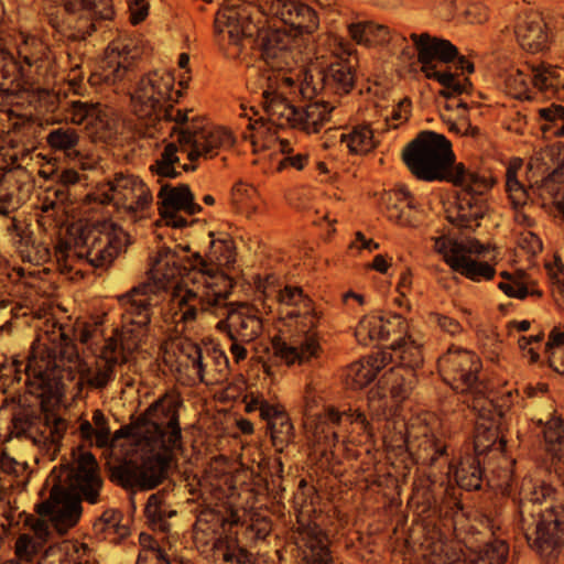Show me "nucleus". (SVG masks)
<instances>
[{"mask_svg":"<svg viewBox=\"0 0 564 564\" xmlns=\"http://www.w3.org/2000/svg\"><path fill=\"white\" fill-rule=\"evenodd\" d=\"M219 263L204 259L199 253L181 257L171 249H161L152 258L148 272L149 282L134 286L119 296L123 307L122 321L138 328L147 327L151 322L153 295L167 289L178 275L182 281L173 285L172 295L177 301L180 321L193 322L199 311L213 306L226 305L234 280L228 272L220 270Z\"/></svg>","mask_w":564,"mask_h":564,"instance_id":"nucleus-1","label":"nucleus"},{"mask_svg":"<svg viewBox=\"0 0 564 564\" xmlns=\"http://www.w3.org/2000/svg\"><path fill=\"white\" fill-rule=\"evenodd\" d=\"M409 171L421 181H445L460 187L457 207L448 212L447 219L457 228L470 229L486 213L482 195L491 187L486 176L469 172L455 162L451 142L433 131L421 132L402 152Z\"/></svg>","mask_w":564,"mask_h":564,"instance_id":"nucleus-2","label":"nucleus"},{"mask_svg":"<svg viewBox=\"0 0 564 564\" xmlns=\"http://www.w3.org/2000/svg\"><path fill=\"white\" fill-rule=\"evenodd\" d=\"M180 406L176 395L165 394L128 426L137 445L149 455L143 456L140 464L129 460L113 469L112 475L122 487L151 490L166 478L169 453L182 442Z\"/></svg>","mask_w":564,"mask_h":564,"instance_id":"nucleus-3","label":"nucleus"},{"mask_svg":"<svg viewBox=\"0 0 564 564\" xmlns=\"http://www.w3.org/2000/svg\"><path fill=\"white\" fill-rule=\"evenodd\" d=\"M64 482L65 487L54 486L50 498L37 507V512L47 517L51 524L44 519H36L32 524L34 535L21 534L17 539L14 552L19 558L33 561L47 541L51 525L61 534L74 527L82 514V500L93 505L99 501L102 479L94 455L80 454L76 464L65 471Z\"/></svg>","mask_w":564,"mask_h":564,"instance_id":"nucleus-4","label":"nucleus"},{"mask_svg":"<svg viewBox=\"0 0 564 564\" xmlns=\"http://www.w3.org/2000/svg\"><path fill=\"white\" fill-rule=\"evenodd\" d=\"M261 13L259 9L248 2L229 3L221 8L215 19L217 33H227L234 44H239L242 39H252L257 35L256 43L261 58L267 65L280 72L291 66L294 62L293 39L286 30H263L259 26Z\"/></svg>","mask_w":564,"mask_h":564,"instance_id":"nucleus-5","label":"nucleus"},{"mask_svg":"<svg viewBox=\"0 0 564 564\" xmlns=\"http://www.w3.org/2000/svg\"><path fill=\"white\" fill-rule=\"evenodd\" d=\"M192 110H181L170 105L166 108L161 107L158 115H153L152 120L164 118L173 122L170 137L176 141L182 151L187 152L189 161L198 158L212 159L218 154L219 150L232 144L231 134L216 127H203L196 119H189Z\"/></svg>","mask_w":564,"mask_h":564,"instance_id":"nucleus-6","label":"nucleus"},{"mask_svg":"<svg viewBox=\"0 0 564 564\" xmlns=\"http://www.w3.org/2000/svg\"><path fill=\"white\" fill-rule=\"evenodd\" d=\"M262 107L271 120L279 124L297 127L301 117L300 107L295 104L301 96L312 99L317 95V87L313 84V76H305L297 85L293 78L284 73L271 72L262 76Z\"/></svg>","mask_w":564,"mask_h":564,"instance_id":"nucleus-7","label":"nucleus"},{"mask_svg":"<svg viewBox=\"0 0 564 564\" xmlns=\"http://www.w3.org/2000/svg\"><path fill=\"white\" fill-rule=\"evenodd\" d=\"M417 50V61L422 64V72L427 78L437 80L443 89L440 94L445 98H452L467 91L470 86L468 78L459 79L457 74L449 70L437 69L436 62L447 64L458 55L456 46L449 41L431 36L427 33L410 35Z\"/></svg>","mask_w":564,"mask_h":564,"instance_id":"nucleus-8","label":"nucleus"},{"mask_svg":"<svg viewBox=\"0 0 564 564\" xmlns=\"http://www.w3.org/2000/svg\"><path fill=\"white\" fill-rule=\"evenodd\" d=\"M148 185L138 176L123 172L115 173L106 183L98 185L96 192L88 194V203L112 205L118 213L137 217L152 203Z\"/></svg>","mask_w":564,"mask_h":564,"instance_id":"nucleus-9","label":"nucleus"},{"mask_svg":"<svg viewBox=\"0 0 564 564\" xmlns=\"http://www.w3.org/2000/svg\"><path fill=\"white\" fill-rule=\"evenodd\" d=\"M538 518H525L517 521L529 546L534 550L546 564L555 561L564 547V519L556 510L538 511Z\"/></svg>","mask_w":564,"mask_h":564,"instance_id":"nucleus-10","label":"nucleus"},{"mask_svg":"<svg viewBox=\"0 0 564 564\" xmlns=\"http://www.w3.org/2000/svg\"><path fill=\"white\" fill-rule=\"evenodd\" d=\"M174 82V76L165 70H153L143 76L131 96L134 113L152 121L163 102L172 98Z\"/></svg>","mask_w":564,"mask_h":564,"instance_id":"nucleus-11","label":"nucleus"},{"mask_svg":"<svg viewBox=\"0 0 564 564\" xmlns=\"http://www.w3.org/2000/svg\"><path fill=\"white\" fill-rule=\"evenodd\" d=\"M438 364L454 390L470 391L475 394L482 393L484 386L477 378L481 365L475 354L463 349H448Z\"/></svg>","mask_w":564,"mask_h":564,"instance_id":"nucleus-12","label":"nucleus"},{"mask_svg":"<svg viewBox=\"0 0 564 564\" xmlns=\"http://www.w3.org/2000/svg\"><path fill=\"white\" fill-rule=\"evenodd\" d=\"M141 51L133 39L119 37L107 47L99 74L89 77L90 85H97L100 80L107 84H116L126 78L134 61Z\"/></svg>","mask_w":564,"mask_h":564,"instance_id":"nucleus-13","label":"nucleus"},{"mask_svg":"<svg viewBox=\"0 0 564 564\" xmlns=\"http://www.w3.org/2000/svg\"><path fill=\"white\" fill-rule=\"evenodd\" d=\"M127 349L130 350V347L124 346L122 336L107 339L95 364L79 370L80 381L91 389H105L115 378L116 366L128 361Z\"/></svg>","mask_w":564,"mask_h":564,"instance_id":"nucleus-14","label":"nucleus"},{"mask_svg":"<svg viewBox=\"0 0 564 564\" xmlns=\"http://www.w3.org/2000/svg\"><path fill=\"white\" fill-rule=\"evenodd\" d=\"M160 215L166 226L182 228L187 225V220L178 213L184 210L188 215H195L202 210V207L194 203V195L185 184L178 186L162 185L159 192Z\"/></svg>","mask_w":564,"mask_h":564,"instance_id":"nucleus-15","label":"nucleus"},{"mask_svg":"<svg viewBox=\"0 0 564 564\" xmlns=\"http://www.w3.org/2000/svg\"><path fill=\"white\" fill-rule=\"evenodd\" d=\"M226 322H220L227 328L228 336L231 340H240L241 343H250L254 340L262 330V322L257 315V310L247 304H230Z\"/></svg>","mask_w":564,"mask_h":564,"instance_id":"nucleus-16","label":"nucleus"},{"mask_svg":"<svg viewBox=\"0 0 564 564\" xmlns=\"http://www.w3.org/2000/svg\"><path fill=\"white\" fill-rule=\"evenodd\" d=\"M484 249H437L444 261L456 272L473 281L491 280L494 267L478 258Z\"/></svg>","mask_w":564,"mask_h":564,"instance_id":"nucleus-17","label":"nucleus"},{"mask_svg":"<svg viewBox=\"0 0 564 564\" xmlns=\"http://www.w3.org/2000/svg\"><path fill=\"white\" fill-rule=\"evenodd\" d=\"M270 12L279 18L291 30L301 33H313L318 26L315 11L299 0H273Z\"/></svg>","mask_w":564,"mask_h":564,"instance_id":"nucleus-18","label":"nucleus"},{"mask_svg":"<svg viewBox=\"0 0 564 564\" xmlns=\"http://www.w3.org/2000/svg\"><path fill=\"white\" fill-rule=\"evenodd\" d=\"M305 76H313V84L319 91H330L335 95L348 94L355 84V73L352 66L347 62H337L328 66L326 69H316L314 74L312 70L306 73Z\"/></svg>","mask_w":564,"mask_h":564,"instance_id":"nucleus-19","label":"nucleus"},{"mask_svg":"<svg viewBox=\"0 0 564 564\" xmlns=\"http://www.w3.org/2000/svg\"><path fill=\"white\" fill-rule=\"evenodd\" d=\"M381 203L388 219L398 225L415 226L421 220L414 197L404 187L386 192Z\"/></svg>","mask_w":564,"mask_h":564,"instance_id":"nucleus-20","label":"nucleus"},{"mask_svg":"<svg viewBox=\"0 0 564 564\" xmlns=\"http://www.w3.org/2000/svg\"><path fill=\"white\" fill-rule=\"evenodd\" d=\"M553 495V488L544 482H536L532 479H524L520 490V500L518 503V519L538 518V511L546 512V510H555L551 506L543 509V505H547Z\"/></svg>","mask_w":564,"mask_h":564,"instance_id":"nucleus-21","label":"nucleus"},{"mask_svg":"<svg viewBox=\"0 0 564 564\" xmlns=\"http://www.w3.org/2000/svg\"><path fill=\"white\" fill-rule=\"evenodd\" d=\"M516 35L521 47L531 53L543 51L549 41L546 23L538 12H530L519 18Z\"/></svg>","mask_w":564,"mask_h":564,"instance_id":"nucleus-22","label":"nucleus"},{"mask_svg":"<svg viewBox=\"0 0 564 564\" xmlns=\"http://www.w3.org/2000/svg\"><path fill=\"white\" fill-rule=\"evenodd\" d=\"M260 416L268 422L273 446L283 452L294 438L293 425L281 405L261 402Z\"/></svg>","mask_w":564,"mask_h":564,"instance_id":"nucleus-23","label":"nucleus"},{"mask_svg":"<svg viewBox=\"0 0 564 564\" xmlns=\"http://www.w3.org/2000/svg\"><path fill=\"white\" fill-rule=\"evenodd\" d=\"M319 345L316 339L310 335L301 341L286 343L280 337L272 339V351L275 357H279L288 366L304 365L311 361L312 358L318 357Z\"/></svg>","mask_w":564,"mask_h":564,"instance_id":"nucleus-24","label":"nucleus"},{"mask_svg":"<svg viewBox=\"0 0 564 564\" xmlns=\"http://www.w3.org/2000/svg\"><path fill=\"white\" fill-rule=\"evenodd\" d=\"M541 207L554 218L564 220V164L556 169L535 191Z\"/></svg>","mask_w":564,"mask_h":564,"instance_id":"nucleus-25","label":"nucleus"},{"mask_svg":"<svg viewBox=\"0 0 564 564\" xmlns=\"http://www.w3.org/2000/svg\"><path fill=\"white\" fill-rule=\"evenodd\" d=\"M21 80V87L24 90L34 89L39 96L47 97L50 91L45 88L34 87V80L29 74L28 69L21 65L13 56V54L3 45H0V89L4 86L6 80L14 83Z\"/></svg>","mask_w":564,"mask_h":564,"instance_id":"nucleus-26","label":"nucleus"},{"mask_svg":"<svg viewBox=\"0 0 564 564\" xmlns=\"http://www.w3.org/2000/svg\"><path fill=\"white\" fill-rule=\"evenodd\" d=\"M522 165L521 160H513L510 162L506 172V189L513 208L523 207L530 200L533 204L541 206V198L534 193L538 191L547 178H543L540 184L531 185L530 188H525L518 180V171Z\"/></svg>","mask_w":564,"mask_h":564,"instance_id":"nucleus-27","label":"nucleus"},{"mask_svg":"<svg viewBox=\"0 0 564 564\" xmlns=\"http://www.w3.org/2000/svg\"><path fill=\"white\" fill-rule=\"evenodd\" d=\"M416 382L415 372L403 368H391L378 382V395L386 397L387 391L398 401L406 399Z\"/></svg>","mask_w":564,"mask_h":564,"instance_id":"nucleus-28","label":"nucleus"},{"mask_svg":"<svg viewBox=\"0 0 564 564\" xmlns=\"http://www.w3.org/2000/svg\"><path fill=\"white\" fill-rule=\"evenodd\" d=\"M564 70L558 66L541 63L531 68L533 85L546 97L562 99L564 97Z\"/></svg>","mask_w":564,"mask_h":564,"instance_id":"nucleus-29","label":"nucleus"},{"mask_svg":"<svg viewBox=\"0 0 564 564\" xmlns=\"http://www.w3.org/2000/svg\"><path fill=\"white\" fill-rule=\"evenodd\" d=\"M301 540L306 547L304 560L308 564H334L332 553L328 549L327 536L315 527H307L301 533Z\"/></svg>","mask_w":564,"mask_h":564,"instance_id":"nucleus-30","label":"nucleus"},{"mask_svg":"<svg viewBox=\"0 0 564 564\" xmlns=\"http://www.w3.org/2000/svg\"><path fill=\"white\" fill-rule=\"evenodd\" d=\"M20 39L17 48L18 55L22 59V65L29 73L33 67L36 73H40L48 57L47 45L39 37L25 33H20Z\"/></svg>","mask_w":564,"mask_h":564,"instance_id":"nucleus-31","label":"nucleus"},{"mask_svg":"<svg viewBox=\"0 0 564 564\" xmlns=\"http://www.w3.org/2000/svg\"><path fill=\"white\" fill-rule=\"evenodd\" d=\"M45 140L53 151L63 152L70 160L80 156V151L77 149L80 135L75 128L68 124L52 129Z\"/></svg>","mask_w":564,"mask_h":564,"instance_id":"nucleus-32","label":"nucleus"},{"mask_svg":"<svg viewBox=\"0 0 564 564\" xmlns=\"http://www.w3.org/2000/svg\"><path fill=\"white\" fill-rule=\"evenodd\" d=\"M78 431L84 441L93 444V440H95L98 447H105L110 442V429L101 410H95L93 412L91 422L83 420Z\"/></svg>","mask_w":564,"mask_h":564,"instance_id":"nucleus-33","label":"nucleus"},{"mask_svg":"<svg viewBox=\"0 0 564 564\" xmlns=\"http://www.w3.org/2000/svg\"><path fill=\"white\" fill-rule=\"evenodd\" d=\"M335 106L325 101H315L307 105L304 109L300 107L299 116L301 120L296 128L308 133H317L321 127L329 120V113Z\"/></svg>","mask_w":564,"mask_h":564,"instance_id":"nucleus-34","label":"nucleus"},{"mask_svg":"<svg viewBox=\"0 0 564 564\" xmlns=\"http://www.w3.org/2000/svg\"><path fill=\"white\" fill-rule=\"evenodd\" d=\"M40 416L30 408H19L12 416L11 433L15 436H24L32 440L36 445H41L40 432L37 425Z\"/></svg>","mask_w":564,"mask_h":564,"instance_id":"nucleus-35","label":"nucleus"},{"mask_svg":"<svg viewBox=\"0 0 564 564\" xmlns=\"http://www.w3.org/2000/svg\"><path fill=\"white\" fill-rule=\"evenodd\" d=\"M484 470L478 457L464 458L455 471L457 485L465 490H479L482 485Z\"/></svg>","mask_w":564,"mask_h":564,"instance_id":"nucleus-36","label":"nucleus"},{"mask_svg":"<svg viewBox=\"0 0 564 564\" xmlns=\"http://www.w3.org/2000/svg\"><path fill=\"white\" fill-rule=\"evenodd\" d=\"M70 328L59 326L57 332L58 343L51 349L50 357H52L53 369L63 368L66 364L75 362L78 359L76 346L69 336Z\"/></svg>","mask_w":564,"mask_h":564,"instance_id":"nucleus-37","label":"nucleus"},{"mask_svg":"<svg viewBox=\"0 0 564 564\" xmlns=\"http://www.w3.org/2000/svg\"><path fill=\"white\" fill-rule=\"evenodd\" d=\"M499 440V446L497 449L503 451L506 446V440L503 436H499V433L495 425L490 421L477 422L474 432V451L475 457H480L487 451L491 449Z\"/></svg>","mask_w":564,"mask_h":564,"instance_id":"nucleus-38","label":"nucleus"},{"mask_svg":"<svg viewBox=\"0 0 564 564\" xmlns=\"http://www.w3.org/2000/svg\"><path fill=\"white\" fill-rule=\"evenodd\" d=\"M391 349L398 359L395 368H403L415 372L423 364V355L420 346L410 337H404L391 345Z\"/></svg>","mask_w":564,"mask_h":564,"instance_id":"nucleus-39","label":"nucleus"},{"mask_svg":"<svg viewBox=\"0 0 564 564\" xmlns=\"http://www.w3.org/2000/svg\"><path fill=\"white\" fill-rule=\"evenodd\" d=\"M349 34L358 44L370 46L389 41V30L372 22H359L349 25Z\"/></svg>","mask_w":564,"mask_h":564,"instance_id":"nucleus-40","label":"nucleus"},{"mask_svg":"<svg viewBox=\"0 0 564 564\" xmlns=\"http://www.w3.org/2000/svg\"><path fill=\"white\" fill-rule=\"evenodd\" d=\"M144 513L149 524L162 532H166L170 528L167 519L176 514L174 510H167L163 494L160 491L149 497Z\"/></svg>","mask_w":564,"mask_h":564,"instance_id":"nucleus-41","label":"nucleus"},{"mask_svg":"<svg viewBox=\"0 0 564 564\" xmlns=\"http://www.w3.org/2000/svg\"><path fill=\"white\" fill-rule=\"evenodd\" d=\"M46 198L43 203V210H56L63 215H70L74 213V205L77 200L70 188L53 185L46 189Z\"/></svg>","mask_w":564,"mask_h":564,"instance_id":"nucleus-42","label":"nucleus"},{"mask_svg":"<svg viewBox=\"0 0 564 564\" xmlns=\"http://www.w3.org/2000/svg\"><path fill=\"white\" fill-rule=\"evenodd\" d=\"M66 430L67 422L64 419L53 415L45 416V430L40 432V438L42 440L41 445L48 454H56Z\"/></svg>","mask_w":564,"mask_h":564,"instance_id":"nucleus-43","label":"nucleus"},{"mask_svg":"<svg viewBox=\"0 0 564 564\" xmlns=\"http://www.w3.org/2000/svg\"><path fill=\"white\" fill-rule=\"evenodd\" d=\"M67 117L75 124L84 122L93 123L95 121H102L104 112L99 104L89 101L72 100L67 104L65 109Z\"/></svg>","mask_w":564,"mask_h":564,"instance_id":"nucleus-44","label":"nucleus"},{"mask_svg":"<svg viewBox=\"0 0 564 564\" xmlns=\"http://www.w3.org/2000/svg\"><path fill=\"white\" fill-rule=\"evenodd\" d=\"M389 322L383 317L371 315L365 316L358 324L355 335L360 344L367 345L368 340H380L389 333L386 328Z\"/></svg>","mask_w":564,"mask_h":564,"instance_id":"nucleus-45","label":"nucleus"},{"mask_svg":"<svg viewBox=\"0 0 564 564\" xmlns=\"http://www.w3.org/2000/svg\"><path fill=\"white\" fill-rule=\"evenodd\" d=\"M543 435L547 451L564 463V420L551 417L544 425Z\"/></svg>","mask_w":564,"mask_h":564,"instance_id":"nucleus-46","label":"nucleus"},{"mask_svg":"<svg viewBox=\"0 0 564 564\" xmlns=\"http://www.w3.org/2000/svg\"><path fill=\"white\" fill-rule=\"evenodd\" d=\"M373 365L367 358L352 362L347 369V384L355 390L367 387L375 378Z\"/></svg>","mask_w":564,"mask_h":564,"instance_id":"nucleus-47","label":"nucleus"},{"mask_svg":"<svg viewBox=\"0 0 564 564\" xmlns=\"http://www.w3.org/2000/svg\"><path fill=\"white\" fill-rule=\"evenodd\" d=\"M180 145L176 141H172L166 144L164 151L161 153L160 159L151 165V171L160 176L175 177L178 173L175 170V164H178V156L176 155Z\"/></svg>","mask_w":564,"mask_h":564,"instance_id":"nucleus-48","label":"nucleus"},{"mask_svg":"<svg viewBox=\"0 0 564 564\" xmlns=\"http://www.w3.org/2000/svg\"><path fill=\"white\" fill-rule=\"evenodd\" d=\"M340 139L352 153H366L375 147L372 131L368 127L356 128L349 134H341Z\"/></svg>","mask_w":564,"mask_h":564,"instance_id":"nucleus-49","label":"nucleus"},{"mask_svg":"<svg viewBox=\"0 0 564 564\" xmlns=\"http://www.w3.org/2000/svg\"><path fill=\"white\" fill-rule=\"evenodd\" d=\"M540 117L545 121L541 126L544 133L547 131L554 135H564V107L561 105L552 104L549 107L539 109Z\"/></svg>","mask_w":564,"mask_h":564,"instance_id":"nucleus-50","label":"nucleus"},{"mask_svg":"<svg viewBox=\"0 0 564 564\" xmlns=\"http://www.w3.org/2000/svg\"><path fill=\"white\" fill-rule=\"evenodd\" d=\"M508 552V545L502 541H497L486 545L470 564H505Z\"/></svg>","mask_w":564,"mask_h":564,"instance_id":"nucleus-51","label":"nucleus"},{"mask_svg":"<svg viewBox=\"0 0 564 564\" xmlns=\"http://www.w3.org/2000/svg\"><path fill=\"white\" fill-rule=\"evenodd\" d=\"M117 250L118 249H82L80 252H76L75 254L78 258H85L94 268L107 269L117 257Z\"/></svg>","mask_w":564,"mask_h":564,"instance_id":"nucleus-52","label":"nucleus"},{"mask_svg":"<svg viewBox=\"0 0 564 564\" xmlns=\"http://www.w3.org/2000/svg\"><path fill=\"white\" fill-rule=\"evenodd\" d=\"M501 275L507 279V281L500 282L498 285L501 291H503L508 296L521 300L527 297L529 291L519 278H513L506 271H503Z\"/></svg>","mask_w":564,"mask_h":564,"instance_id":"nucleus-53","label":"nucleus"},{"mask_svg":"<svg viewBox=\"0 0 564 564\" xmlns=\"http://www.w3.org/2000/svg\"><path fill=\"white\" fill-rule=\"evenodd\" d=\"M411 112V101L408 98H403L393 109L391 117H387V124L393 128H398L400 123L408 120Z\"/></svg>","mask_w":564,"mask_h":564,"instance_id":"nucleus-54","label":"nucleus"},{"mask_svg":"<svg viewBox=\"0 0 564 564\" xmlns=\"http://www.w3.org/2000/svg\"><path fill=\"white\" fill-rule=\"evenodd\" d=\"M170 564V560L163 550H142L137 564Z\"/></svg>","mask_w":564,"mask_h":564,"instance_id":"nucleus-55","label":"nucleus"},{"mask_svg":"<svg viewBox=\"0 0 564 564\" xmlns=\"http://www.w3.org/2000/svg\"><path fill=\"white\" fill-rule=\"evenodd\" d=\"M278 299L281 303L296 305L304 299V295L301 288L288 285L283 290L279 291Z\"/></svg>","mask_w":564,"mask_h":564,"instance_id":"nucleus-56","label":"nucleus"},{"mask_svg":"<svg viewBox=\"0 0 564 564\" xmlns=\"http://www.w3.org/2000/svg\"><path fill=\"white\" fill-rule=\"evenodd\" d=\"M256 196V189L245 183H237L232 191L234 203L241 208L246 205L247 199H252Z\"/></svg>","mask_w":564,"mask_h":564,"instance_id":"nucleus-57","label":"nucleus"},{"mask_svg":"<svg viewBox=\"0 0 564 564\" xmlns=\"http://www.w3.org/2000/svg\"><path fill=\"white\" fill-rule=\"evenodd\" d=\"M368 361L373 365V370L376 375L386 367L389 362L395 361L398 362V359L394 355V351L391 349V351H380L377 352L373 356L367 357Z\"/></svg>","mask_w":564,"mask_h":564,"instance_id":"nucleus-58","label":"nucleus"},{"mask_svg":"<svg viewBox=\"0 0 564 564\" xmlns=\"http://www.w3.org/2000/svg\"><path fill=\"white\" fill-rule=\"evenodd\" d=\"M121 518V513L115 510H107L102 513L100 517V520L98 523H96V527H99L100 531L106 530H115L117 531V527L119 524Z\"/></svg>","mask_w":564,"mask_h":564,"instance_id":"nucleus-59","label":"nucleus"},{"mask_svg":"<svg viewBox=\"0 0 564 564\" xmlns=\"http://www.w3.org/2000/svg\"><path fill=\"white\" fill-rule=\"evenodd\" d=\"M149 6L145 0H134L129 6L130 20L132 24L142 22L148 15Z\"/></svg>","mask_w":564,"mask_h":564,"instance_id":"nucleus-60","label":"nucleus"},{"mask_svg":"<svg viewBox=\"0 0 564 564\" xmlns=\"http://www.w3.org/2000/svg\"><path fill=\"white\" fill-rule=\"evenodd\" d=\"M550 367L556 372L564 375V346L546 351Z\"/></svg>","mask_w":564,"mask_h":564,"instance_id":"nucleus-61","label":"nucleus"},{"mask_svg":"<svg viewBox=\"0 0 564 564\" xmlns=\"http://www.w3.org/2000/svg\"><path fill=\"white\" fill-rule=\"evenodd\" d=\"M240 109H241V112H240L239 116L248 118V120H249V126H248L249 129L256 131L257 133H259L260 130L262 128H264V126H265V122H264L263 118L259 117L257 119H252V116H257L258 115V111L253 107H250L248 109L247 107L241 105Z\"/></svg>","mask_w":564,"mask_h":564,"instance_id":"nucleus-62","label":"nucleus"},{"mask_svg":"<svg viewBox=\"0 0 564 564\" xmlns=\"http://www.w3.org/2000/svg\"><path fill=\"white\" fill-rule=\"evenodd\" d=\"M79 181V174L73 169L63 170L56 175V185L61 187L70 188V186L77 184Z\"/></svg>","mask_w":564,"mask_h":564,"instance_id":"nucleus-63","label":"nucleus"},{"mask_svg":"<svg viewBox=\"0 0 564 564\" xmlns=\"http://www.w3.org/2000/svg\"><path fill=\"white\" fill-rule=\"evenodd\" d=\"M564 346V327H555L549 335V340L545 344V352L555 349V347Z\"/></svg>","mask_w":564,"mask_h":564,"instance_id":"nucleus-64","label":"nucleus"}]
</instances>
